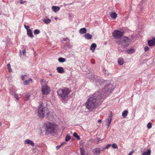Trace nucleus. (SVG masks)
Instances as JSON below:
<instances>
[{
    "mask_svg": "<svg viewBox=\"0 0 155 155\" xmlns=\"http://www.w3.org/2000/svg\"><path fill=\"white\" fill-rule=\"evenodd\" d=\"M115 88V86L111 84H108L104 88L95 92L90 96L85 103L86 108L92 111L96 107L98 103L101 102L102 100L108 96L109 93Z\"/></svg>",
    "mask_w": 155,
    "mask_h": 155,
    "instance_id": "nucleus-1",
    "label": "nucleus"
},
{
    "mask_svg": "<svg viewBox=\"0 0 155 155\" xmlns=\"http://www.w3.org/2000/svg\"><path fill=\"white\" fill-rule=\"evenodd\" d=\"M45 130L48 134L53 133L57 127L56 124L53 122L47 121L44 124Z\"/></svg>",
    "mask_w": 155,
    "mask_h": 155,
    "instance_id": "nucleus-2",
    "label": "nucleus"
},
{
    "mask_svg": "<svg viewBox=\"0 0 155 155\" xmlns=\"http://www.w3.org/2000/svg\"><path fill=\"white\" fill-rule=\"evenodd\" d=\"M70 92V90L67 88L60 89L57 91L59 97L62 101H64Z\"/></svg>",
    "mask_w": 155,
    "mask_h": 155,
    "instance_id": "nucleus-3",
    "label": "nucleus"
},
{
    "mask_svg": "<svg viewBox=\"0 0 155 155\" xmlns=\"http://www.w3.org/2000/svg\"><path fill=\"white\" fill-rule=\"evenodd\" d=\"M48 109L47 107H44L42 104H40L38 110V116L40 118H44L47 113L48 112Z\"/></svg>",
    "mask_w": 155,
    "mask_h": 155,
    "instance_id": "nucleus-4",
    "label": "nucleus"
},
{
    "mask_svg": "<svg viewBox=\"0 0 155 155\" xmlns=\"http://www.w3.org/2000/svg\"><path fill=\"white\" fill-rule=\"evenodd\" d=\"M117 42L119 45H121L122 48H125L130 45V41L127 37L124 36L117 41Z\"/></svg>",
    "mask_w": 155,
    "mask_h": 155,
    "instance_id": "nucleus-5",
    "label": "nucleus"
},
{
    "mask_svg": "<svg viewBox=\"0 0 155 155\" xmlns=\"http://www.w3.org/2000/svg\"><path fill=\"white\" fill-rule=\"evenodd\" d=\"M41 91L43 94L48 95L50 91V88L46 84L42 85V86Z\"/></svg>",
    "mask_w": 155,
    "mask_h": 155,
    "instance_id": "nucleus-6",
    "label": "nucleus"
},
{
    "mask_svg": "<svg viewBox=\"0 0 155 155\" xmlns=\"http://www.w3.org/2000/svg\"><path fill=\"white\" fill-rule=\"evenodd\" d=\"M123 32L119 31L116 30L113 33L112 35L114 37L118 39L120 38L123 35Z\"/></svg>",
    "mask_w": 155,
    "mask_h": 155,
    "instance_id": "nucleus-7",
    "label": "nucleus"
},
{
    "mask_svg": "<svg viewBox=\"0 0 155 155\" xmlns=\"http://www.w3.org/2000/svg\"><path fill=\"white\" fill-rule=\"evenodd\" d=\"M45 116L48 120H53L54 118L55 115L52 111H50L48 109V112L47 113Z\"/></svg>",
    "mask_w": 155,
    "mask_h": 155,
    "instance_id": "nucleus-8",
    "label": "nucleus"
},
{
    "mask_svg": "<svg viewBox=\"0 0 155 155\" xmlns=\"http://www.w3.org/2000/svg\"><path fill=\"white\" fill-rule=\"evenodd\" d=\"M112 115L111 114L109 115L108 118L106 120V123L107 126V127L109 126L110 124L112 119Z\"/></svg>",
    "mask_w": 155,
    "mask_h": 155,
    "instance_id": "nucleus-9",
    "label": "nucleus"
},
{
    "mask_svg": "<svg viewBox=\"0 0 155 155\" xmlns=\"http://www.w3.org/2000/svg\"><path fill=\"white\" fill-rule=\"evenodd\" d=\"M92 152L94 155H97L101 153V150L99 148L97 147L93 150Z\"/></svg>",
    "mask_w": 155,
    "mask_h": 155,
    "instance_id": "nucleus-10",
    "label": "nucleus"
},
{
    "mask_svg": "<svg viewBox=\"0 0 155 155\" xmlns=\"http://www.w3.org/2000/svg\"><path fill=\"white\" fill-rule=\"evenodd\" d=\"M148 44L150 46L155 45V38H154L151 40H149L148 41Z\"/></svg>",
    "mask_w": 155,
    "mask_h": 155,
    "instance_id": "nucleus-11",
    "label": "nucleus"
},
{
    "mask_svg": "<svg viewBox=\"0 0 155 155\" xmlns=\"http://www.w3.org/2000/svg\"><path fill=\"white\" fill-rule=\"evenodd\" d=\"M24 142L25 144H30L32 146H33L34 145L33 141L29 139L25 140Z\"/></svg>",
    "mask_w": 155,
    "mask_h": 155,
    "instance_id": "nucleus-12",
    "label": "nucleus"
},
{
    "mask_svg": "<svg viewBox=\"0 0 155 155\" xmlns=\"http://www.w3.org/2000/svg\"><path fill=\"white\" fill-rule=\"evenodd\" d=\"M60 7L58 6H53L52 7V11L55 13H57L60 10Z\"/></svg>",
    "mask_w": 155,
    "mask_h": 155,
    "instance_id": "nucleus-13",
    "label": "nucleus"
},
{
    "mask_svg": "<svg viewBox=\"0 0 155 155\" xmlns=\"http://www.w3.org/2000/svg\"><path fill=\"white\" fill-rule=\"evenodd\" d=\"M84 37L87 40H89L92 38V36L89 33H86L84 35Z\"/></svg>",
    "mask_w": 155,
    "mask_h": 155,
    "instance_id": "nucleus-14",
    "label": "nucleus"
},
{
    "mask_svg": "<svg viewBox=\"0 0 155 155\" xmlns=\"http://www.w3.org/2000/svg\"><path fill=\"white\" fill-rule=\"evenodd\" d=\"M30 95L28 94H25L23 95V97L25 100L28 101L29 100Z\"/></svg>",
    "mask_w": 155,
    "mask_h": 155,
    "instance_id": "nucleus-15",
    "label": "nucleus"
},
{
    "mask_svg": "<svg viewBox=\"0 0 155 155\" xmlns=\"http://www.w3.org/2000/svg\"><path fill=\"white\" fill-rule=\"evenodd\" d=\"M27 34L31 38H33L34 37L32 32L31 29L28 30L27 31Z\"/></svg>",
    "mask_w": 155,
    "mask_h": 155,
    "instance_id": "nucleus-16",
    "label": "nucleus"
},
{
    "mask_svg": "<svg viewBox=\"0 0 155 155\" xmlns=\"http://www.w3.org/2000/svg\"><path fill=\"white\" fill-rule=\"evenodd\" d=\"M111 17L113 19H115L117 17V15L115 12H112L110 14Z\"/></svg>",
    "mask_w": 155,
    "mask_h": 155,
    "instance_id": "nucleus-17",
    "label": "nucleus"
},
{
    "mask_svg": "<svg viewBox=\"0 0 155 155\" xmlns=\"http://www.w3.org/2000/svg\"><path fill=\"white\" fill-rule=\"evenodd\" d=\"M96 47L97 45L95 43H92L90 49L93 52H94Z\"/></svg>",
    "mask_w": 155,
    "mask_h": 155,
    "instance_id": "nucleus-18",
    "label": "nucleus"
},
{
    "mask_svg": "<svg viewBox=\"0 0 155 155\" xmlns=\"http://www.w3.org/2000/svg\"><path fill=\"white\" fill-rule=\"evenodd\" d=\"M117 61L119 65H122L124 64V59L122 58H120L118 59Z\"/></svg>",
    "mask_w": 155,
    "mask_h": 155,
    "instance_id": "nucleus-19",
    "label": "nucleus"
},
{
    "mask_svg": "<svg viewBox=\"0 0 155 155\" xmlns=\"http://www.w3.org/2000/svg\"><path fill=\"white\" fill-rule=\"evenodd\" d=\"M57 70L58 72L60 73H62L64 72V68L62 67H58Z\"/></svg>",
    "mask_w": 155,
    "mask_h": 155,
    "instance_id": "nucleus-20",
    "label": "nucleus"
},
{
    "mask_svg": "<svg viewBox=\"0 0 155 155\" xmlns=\"http://www.w3.org/2000/svg\"><path fill=\"white\" fill-rule=\"evenodd\" d=\"M32 82V80L31 78H29V79L25 80L24 81V84L25 85H27L29 84L30 83Z\"/></svg>",
    "mask_w": 155,
    "mask_h": 155,
    "instance_id": "nucleus-21",
    "label": "nucleus"
},
{
    "mask_svg": "<svg viewBox=\"0 0 155 155\" xmlns=\"http://www.w3.org/2000/svg\"><path fill=\"white\" fill-rule=\"evenodd\" d=\"M87 30L85 28H82L79 30V32L81 34H83L86 33Z\"/></svg>",
    "mask_w": 155,
    "mask_h": 155,
    "instance_id": "nucleus-22",
    "label": "nucleus"
},
{
    "mask_svg": "<svg viewBox=\"0 0 155 155\" xmlns=\"http://www.w3.org/2000/svg\"><path fill=\"white\" fill-rule=\"evenodd\" d=\"M151 152L150 150L148 149L146 152H143L142 154V155H150Z\"/></svg>",
    "mask_w": 155,
    "mask_h": 155,
    "instance_id": "nucleus-23",
    "label": "nucleus"
},
{
    "mask_svg": "<svg viewBox=\"0 0 155 155\" xmlns=\"http://www.w3.org/2000/svg\"><path fill=\"white\" fill-rule=\"evenodd\" d=\"M135 51L134 49L132 48L127 49V52L128 54H131L134 53Z\"/></svg>",
    "mask_w": 155,
    "mask_h": 155,
    "instance_id": "nucleus-24",
    "label": "nucleus"
},
{
    "mask_svg": "<svg viewBox=\"0 0 155 155\" xmlns=\"http://www.w3.org/2000/svg\"><path fill=\"white\" fill-rule=\"evenodd\" d=\"M128 112L127 110H124L122 113V116L124 117L125 118L127 116Z\"/></svg>",
    "mask_w": 155,
    "mask_h": 155,
    "instance_id": "nucleus-25",
    "label": "nucleus"
},
{
    "mask_svg": "<svg viewBox=\"0 0 155 155\" xmlns=\"http://www.w3.org/2000/svg\"><path fill=\"white\" fill-rule=\"evenodd\" d=\"M43 21L46 24H49L51 22V20L48 19H44Z\"/></svg>",
    "mask_w": 155,
    "mask_h": 155,
    "instance_id": "nucleus-26",
    "label": "nucleus"
},
{
    "mask_svg": "<svg viewBox=\"0 0 155 155\" xmlns=\"http://www.w3.org/2000/svg\"><path fill=\"white\" fill-rule=\"evenodd\" d=\"M58 61L61 63H63L66 61V59L64 58H59L58 59Z\"/></svg>",
    "mask_w": 155,
    "mask_h": 155,
    "instance_id": "nucleus-27",
    "label": "nucleus"
},
{
    "mask_svg": "<svg viewBox=\"0 0 155 155\" xmlns=\"http://www.w3.org/2000/svg\"><path fill=\"white\" fill-rule=\"evenodd\" d=\"M73 136L75 137L78 140H80V137L77 135V134L76 133H74L73 134Z\"/></svg>",
    "mask_w": 155,
    "mask_h": 155,
    "instance_id": "nucleus-28",
    "label": "nucleus"
},
{
    "mask_svg": "<svg viewBox=\"0 0 155 155\" xmlns=\"http://www.w3.org/2000/svg\"><path fill=\"white\" fill-rule=\"evenodd\" d=\"M71 139V137L67 134L65 137V140L66 141H68Z\"/></svg>",
    "mask_w": 155,
    "mask_h": 155,
    "instance_id": "nucleus-29",
    "label": "nucleus"
},
{
    "mask_svg": "<svg viewBox=\"0 0 155 155\" xmlns=\"http://www.w3.org/2000/svg\"><path fill=\"white\" fill-rule=\"evenodd\" d=\"M40 33V31L38 29H35L34 31V33L35 35L38 34Z\"/></svg>",
    "mask_w": 155,
    "mask_h": 155,
    "instance_id": "nucleus-30",
    "label": "nucleus"
},
{
    "mask_svg": "<svg viewBox=\"0 0 155 155\" xmlns=\"http://www.w3.org/2000/svg\"><path fill=\"white\" fill-rule=\"evenodd\" d=\"M101 141V139L98 138H97L95 140L94 142L96 143H98Z\"/></svg>",
    "mask_w": 155,
    "mask_h": 155,
    "instance_id": "nucleus-31",
    "label": "nucleus"
},
{
    "mask_svg": "<svg viewBox=\"0 0 155 155\" xmlns=\"http://www.w3.org/2000/svg\"><path fill=\"white\" fill-rule=\"evenodd\" d=\"M152 125L151 123L149 122L147 125V127L148 129H150L151 128Z\"/></svg>",
    "mask_w": 155,
    "mask_h": 155,
    "instance_id": "nucleus-32",
    "label": "nucleus"
},
{
    "mask_svg": "<svg viewBox=\"0 0 155 155\" xmlns=\"http://www.w3.org/2000/svg\"><path fill=\"white\" fill-rule=\"evenodd\" d=\"M112 147L114 149H117L118 148L117 145L115 143H113L112 145Z\"/></svg>",
    "mask_w": 155,
    "mask_h": 155,
    "instance_id": "nucleus-33",
    "label": "nucleus"
},
{
    "mask_svg": "<svg viewBox=\"0 0 155 155\" xmlns=\"http://www.w3.org/2000/svg\"><path fill=\"white\" fill-rule=\"evenodd\" d=\"M8 68L9 72H12V70L11 69V65L9 64H8L7 65Z\"/></svg>",
    "mask_w": 155,
    "mask_h": 155,
    "instance_id": "nucleus-34",
    "label": "nucleus"
},
{
    "mask_svg": "<svg viewBox=\"0 0 155 155\" xmlns=\"http://www.w3.org/2000/svg\"><path fill=\"white\" fill-rule=\"evenodd\" d=\"M14 97L15 98H16L17 100H19V97L18 95V94H14Z\"/></svg>",
    "mask_w": 155,
    "mask_h": 155,
    "instance_id": "nucleus-35",
    "label": "nucleus"
},
{
    "mask_svg": "<svg viewBox=\"0 0 155 155\" xmlns=\"http://www.w3.org/2000/svg\"><path fill=\"white\" fill-rule=\"evenodd\" d=\"M24 27L27 30V31L28 30H30V29H29V27L28 25H24Z\"/></svg>",
    "mask_w": 155,
    "mask_h": 155,
    "instance_id": "nucleus-36",
    "label": "nucleus"
},
{
    "mask_svg": "<svg viewBox=\"0 0 155 155\" xmlns=\"http://www.w3.org/2000/svg\"><path fill=\"white\" fill-rule=\"evenodd\" d=\"M149 48L147 46L145 47L144 48V51L145 52L149 50Z\"/></svg>",
    "mask_w": 155,
    "mask_h": 155,
    "instance_id": "nucleus-37",
    "label": "nucleus"
},
{
    "mask_svg": "<svg viewBox=\"0 0 155 155\" xmlns=\"http://www.w3.org/2000/svg\"><path fill=\"white\" fill-rule=\"evenodd\" d=\"M111 146V144H107V145H106V147H105V148L106 149H108V148L109 147H110Z\"/></svg>",
    "mask_w": 155,
    "mask_h": 155,
    "instance_id": "nucleus-38",
    "label": "nucleus"
},
{
    "mask_svg": "<svg viewBox=\"0 0 155 155\" xmlns=\"http://www.w3.org/2000/svg\"><path fill=\"white\" fill-rule=\"evenodd\" d=\"M20 0V3L21 4H23L24 3L26 2V1H23V0Z\"/></svg>",
    "mask_w": 155,
    "mask_h": 155,
    "instance_id": "nucleus-39",
    "label": "nucleus"
},
{
    "mask_svg": "<svg viewBox=\"0 0 155 155\" xmlns=\"http://www.w3.org/2000/svg\"><path fill=\"white\" fill-rule=\"evenodd\" d=\"M118 51L119 53H121L123 52V51L119 48H118Z\"/></svg>",
    "mask_w": 155,
    "mask_h": 155,
    "instance_id": "nucleus-40",
    "label": "nucleus"
},
{
    "mask_svg": "<svg viewBox=\"0 0 155 155\" xmlns=\"http://www.w3.org/2000/svg\"><path fill=\"white\" fill-rule=\"evenodd\" d=\"M81 155H83L84 153V151L82 150H81Z\"/></svg>",
    "mask_w": 155,
    "mask_h": 155,
    "instance_id": "nucleus-41",
    "label": "nucleus"
},
{
    "mask_svg": "<svg viewBox=\"0 0 155 155\" xmlns=\"http://www.w3.org/2000/svg\"><path fill=\"white\" fill-rule=\"evenodd\" d=\"M22 53H23V54L24 55H25L26 51H25V50H24L23 51Z\"/></svg>",
    "mask_w": 155,
    "mask_h": 155,
    "instance_id": "nucleus-42",
    "label": "nucleus"
},
{
    "mask_svg": "<svg viewBox=\"0 0 155 155\" xmlns=\"http://www.w3.org/2000/svg\"><path fill=\"white\" fill-rule=\"evenodd\" d=\"M61 145H59V146H56V148L57 150H58L60 147H61Z\"/></svg>",
    "mask_w": 155,
    "mask_h": 155,
    "instance_id": "nucleus-43",
    "label": "nucleus"
},
{
    "mask_svg": "<svg viewBox=\"0 0 155 155\" xmlns=\"http://www.w3.org/2000/svg\"><path fill=\"white\" fill-rule=\"evenodd\" d=\"M26 75H23V76H22V77H21V79L22 80H24L25 78V76Z\"/></svg>",
    "mask_w": 155,
    "mask_h": 155,
    "instance_id": "nucleus-44",
    "label": "nucleus"
},
{
    "mask_svg": "<svg viewBox=\"0 0 155 155\" xmlns=\"http://www.w3.org/2000/svg\"><path fill=\"white\" fill-rule=\"evenodd\" d=\"M66 143V142H63L60 145L61 146H63L64 144Z\"/></svg>",
    "mask_w": 155,
    "mask_h": 155,
    "instance_id": "nucleus-45",
    "label": "nucleus"
},
{
    "mask_svg": "<svg viewBox=\"0 0 155 155\" xmlns=\"http://www.w3.org/2000/svg\"><path fill=\"white\" fill-rule=\"evenodd\" d=\"M101 121H102L100 119H99L98 121V122H99V123H101Z\"/></svg>",
    "mask_w": 155,
    "mask_h": 155,
    "instance_id": "nucleus-46",
    "label": "nucleus"
},
{
    "mask_svg": "<svg viewBox=\"0 0 155 155\" xmlns=\"http://www.w3.org/2000/svg\"><path fill=\"white\" fill-rule=\"evenodd\" d=\"M133 153V152H130L128 155H131Z\"/></svg>",
    "mask_w": 155,
    "mask_h": 155,
    "instance_id": "nucleus-47",
    "label": "nucleus"
},
{
    "mask_svg": "<svg viewBox=\"0 0 155 155\" xmlns=\"http://www.w3.org/2000/svg\"><path fill=\"white\" fill-rule=\"evenodd\" d=\"M20 56H21V50H20Z\"/></svg>",
    "mask_w": 155,
    "mask_h": 155,
    "instance_id": "nucleus-48",
    "label": "nucleus"
},
{
    "mask_svg": "<svg viewBox=\"0 0 155 155\" xmlns=\"http://www.w3.org/2000/svg\"><path fill=\"white\" fill-rule=\"evenodd\" d=\"M2 125V123L1 122H0V127Z\"/></svg>",
    "mask_w": 155,
    "mask_h": 155,
    "instance_id": "nucleus-49",
    "label": "nucleus"
},
{
    "mask_svg": "<svg viewBox=\"0 0 155 155\" xmlns=\"http://www.w3.org/2000/svg\"><path fill=\"white\" fill-rule=\"evenodd\" d=\"M55 18V19H57V18Z\"/></svg>",
    "mask_w": 155,
    "mask_h": 155,
    "instance_id": "nucleus-50",
    "label": "nucleus"
}]
</instances>
